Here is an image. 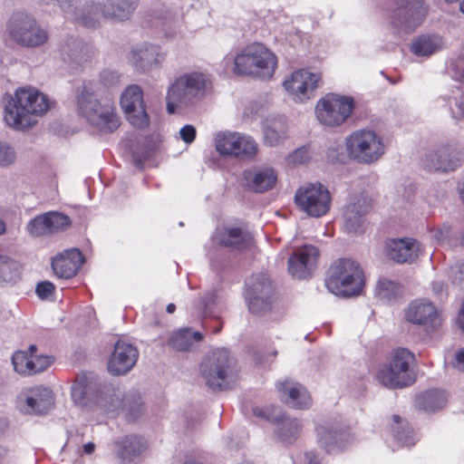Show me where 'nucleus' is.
I'll return each mask as SVG.
<instances>
[{"label":"nucleus","mask_w":464,"mask_h":464,"mask_svg":"<svg viewBox=\"0 0 464 464\" xmlns=\"http://www.w3.org/2000/svg\"><path fill=\"white\" fill-rule=\"evenodd\" d=\"M50 108L47 97L35 88H20L5 107L4 120L16 130L33 125V115H43Z\"/></svg>","instance_id":"f257e3e1"},{"label":"nucleus","mask_w":464,"mask_h":464,"mask_svg":"<svg viewBox=\"0 0 464 464\" xmlns=\"http://www.w3.org/2000/svg\"><path fill=\"white\" fill-rule=\"evenodd\" d=\"M325 286L338 296L352 297L361 294L364 286V274L360 264L351 258L334 260L329 266Z\"/></svg>","instance_id":"f03ea898"},{"label":"nucleus","mask_w":464,"mask_h":464,"mask_svg":"<svg viewBox=\"0 0 464 464\" xmlns=\"http://www.w3.org/2000/svg\"><path fill=\"white\" fill-rule=\"evenodd\" d=\"M415 362V355L410 350L401 347L393 349L379 366L375 378L389 389L410 386L416 381V374L411 368Z\"/></svg>","instance_id":"7ed1b4c3"},{"label":"nucleus","mask_w":464,"mask_h":464,"mask_svg":"<svg viewBox=\"0 0 464 464\" xmlns=\"http://www.w3.org/2000/svg\"><path fill=\"white\" fill-rule=\"evenodd\" d=\"M277 67V57L263 44L246 45L234 58L233 72L237 75L270 79Z\"/></svg>","instance_id":"20e7f679"},{"label":"nucleus","mask_w":464,"mask_h":464,"mask_svg":"<svg viewBox=\"0 0 464 464\" xmlns=\"http://www.w3.org/2000/svg\"><path fill=\"white\" fill-rule=\"evenodd\" d=\"M206 384L213 391L232 389L238 375L236 361L225 349H217L200 364Z\"/></svg>","instance_id":"39448f33"},{"label":"nucleus","mask_w":464,"mask_h":464,"mask_svg":"<svg viewBox=\"0 0 464 464\" xmlns=\"http://www.w3.org/2000/svg\"><path fill=\"white\" fill-rule=\"evenodd\" d=\"M77 106L79 113L100 132H113L121 124L113 105L101 104L91 86L83 85L77 99Z\"/></svg>","instance_id":"423d86ee"},{"label":"nucleus","mask_w":464,"mask_h":464,"mask_svg":"<svg viewBox=\"0 0 464 464\" xmlns=\"http://www.w3.org/2000/svg\"><path fill=\"white\" fill-rule=\"evenodd\" d=\"M211 86V82L202 72L186 73L177 79L169 88L167 95V111L174 113L177 107L186 105L194 99L201 98Z\"/></svg>","instance_id":"0eeeda50"},{"label":"nucleus","mask_w":464,"mask_h":464,"mask_svg":"<svg viewBox=\"0 0 464 464\" xmlns=\"http://www.w3.org/2000/svg\"><path fill=\"white\" fill-rule=\"evenodd\" d=\"M349 157L361 163H372L384 153V144L380 136L371 130H358L345 140Z\"/></svg>","instance_id":"6e6552de"},{"label":"nucleus","mask_w":464,"mask_h":464,"mask_svg":"<svg viewBox=\"0 0 464 464\" xmlns=\"http://www.w3.org/2000/svg\"><path fill=\"white\" fill-rule=\"evenodd\" d=\"M136 6L137 0H106L102 5L101 4L86 5L82 16L76 19L81 20L84 26H94L102 18L122 22L130 19Z\"/></svg>","instance_id":"1a4fd4ad"},{"label":"nucleus","mask_w":464,"mask_h":464,"mask_svg":"<svg viewBox=\"0 0 464 464\" xmlns=\"http://www.w3.org/2000/svg\"><path fill=\"white\" fill-rule=\"evenodd\" d=\"M331 202L330 191L321 183H306L295 194L296 207L313 218H321L327 214Z\"/></svg>","instance_id":"9d476101"},{"label":"nucleus","mask_w":464,"mask_h":464,"mask_svg":"<svg viewBox=\"0 0 464 464\" xmlns=\"http://www.w3.org/2000/svg\"><path fill=\"white\" fill-rule=\"evenodd\" d=\"M353 110L354 102L352 98L329 93L318 101L315 113L322 124L335 127L345 122Z\"/></svg>","instance_id":"9b49d317"},{"label":"nucleus","mask_w":464,"mask_h":464,"mask_svg":"<svg viewBox=\"0 0 464 464\" xmlns=\"http://www.w3.org/2000/svg\"><path fill=\"white\" fill-rule=\"evenodd\" d=\"M215 147L220 155L243 160H252L258 152V146L255 140L238 132L218 133L215 138Z\"/></svg>","instance_id":"f8f14e48"},{"label":"nucleus","mask_w":464,"mask_h":464,"mask_svg":"<svg viewBox=\"0 0 464 464\" xmlns=\"http://www.w3.org/2000/svg\"><path fill=\"white\" fill-rule=\"evenodd\" d=\"M394 5L387 18L394 27L416 28L427 15L428 7L424 0H391Z\"/></svg>","instance_id":"ddd939ff"},{"label":"nucleus","mask_w":464,"mask_h":464,"mask_svg":"<svg viewBox=\"0 0 464 464\" xmlns=\"http://www.w3.org/2000/svg\"><path fill=\"white\" fill-rule=\"evenodd\" d=\"M246 286V299L252 314H261L271 309L273 287L266 273L253 275Z\"/></svg>","instance_id":"4468645a"},{"label":"nucleus","mask_w":464,"mask_h":464,"mask_svg":"<svg viewBox=\"0 0 464 464\" xmlns=\"http://www.w3.org/2000/svg\"><path fill=\"white\" fill-rule=\"evenodd\" d=\"M73 402L82 408L92 409L103 405V389L92 374L78 375L72 386Z\"/></svg>","instance_id":"2eb2a0df"},{"label":"nucleus","mask_w":464,"mask_h":464,"mask_svg":"<svg viewBox=\"0 0 464 464\" xmlns=\"http://www.w3.org/2000/svg\"><path fill=\"white\" fill-rule=\"evenodd\" d=\"M121 105L130 123L139 129L150 125V118L143 102V92L138 85L129 86L122 93Z\"/></svg>","instance_id":"dca6fc26"},{"label":"nucleus","mask_w":464,"mask_h":464,"mask_svg":"<svg viewBox=\"0 0 464 464\" xmlns=\"http://www.w3.org/2000/svg\"><path fill=\"white\" fill-rule=\"evenodd\" d=\"M320 256L319 249L312 245L297 248L288 259V272L297 279L311 276Z\"/></svg>","instance_id":"f3484780"},{"label":"nucleus","mask_w":464,"mask_h":464,"mask_svg":"<svg viewBox=\"0 0 464 464\" xmlns=\"http://www.w3.org/2000/svg\"><path fill=\"white\" fill-rule=\"evenodd\" d=\"M320 81L321 75L319 73L298 70L284 82V87L295 99L303 102L310 98L312 92L318 87Z\"/></svg>","instance_id":"a211bd4d"},{"label":"nucleus","mask_w":464,"mask_h":464,"mask_svg":"<svg viewBox=\"0 0 464 464\" xmlns=\"http://www.w3.org/2000/svg\"><path fill=\"white\" fill-rule=\"evenodd\" d=\"M463 151L456 147L446 144L437 148L427 156L426 169L444 172L455 170L460 166Z\"/></svg>","instance_id":"6ab92c4d"},{"label":"nucleus","mask_w":464,"mask_h":464,"mask_svg":"<svg viewBox=\"0 0 464 464\" xmlns=\"http://www.w3.org/2000/svg\"><path fill=\"white\" fill-rule=\"evenodd\" d=\"M385 255L396 263H412L421 254L420 244L413 238L388 239L385 243Z\"/></svg>","instance_id":"aec40b11"},{"label":"nucleus","mask_w":464,"mask_h":464,"mask_svg":"<svg viewBox=\"0 0 464 464\" xmlns=\"http://www.w3.org/2000/svg\"><path fill=\"white\" fill-rule=\"evenodd\" d=\"M85 259L78 248H70L55 255L51 261L54 274L63 279H70L77 275Z\"/></svg>","instance_id":"412c9836"},{"label":"nucleus","mask_w":464,"mask_h":464,"mask_svg":"<svg viewBox=\"0 0 464 464\" xmlns=\"http://www.w3.org/2000/svg\"><path fill=\"white\" fill-rule=\"evenodd\" d=\"M138 350L133 345L118 341L108 362V371L113 375L128 372L136 363Z\"/></svg>","instance_id":"4be33fe9"},{"label":"nucleus","mask_w":464,"mask_h":464,"mask_svg":"<svg viewBox=\"0 0 464 464\" xmlns=\"http://www.w3.org/2000/svg\"><path fill=\"white\" fill-rule=\"evenodd\" d=\"M281 399L297 410H306L312 405V398L306 388L288 379L278 382L276 385Z\"/></svg>","instance_id":"5701e85b"},{"label":"nucleus","mask_w":464,"mask_h":464,"mask_svg":"<svg viewBox=\"0 0 464 464\" xmlns=\"http://www.w3.org/2000/svg\"><path fill=\"white\" fill-rule=\"evenodd\" d=\"M254 414L278 424L279 427L276 430L277 435L285 442H293L300 434L301 425L299 421L295 419L286 418L281 413V411H279V413L275 414L270 412V409L263 410L256 408L254 409Z\"/></svg>","instance_id":"b1692460"},{"label":"nucleus","mask_w":464,"mask_h":464,"mask_svg":"<svg viewBox=\"0 0 464 464\" xmlns=\"http://www.w3.org/2000/svg\"><path fill=\"white\" fill-rule=\"evenodd\" d=\"M372 199L364 196L353 198L344 211V228L348 233H356L364 222V216L372 209Z\"/></svg>","instance_id":"393cba45"},{"label":"nucleus","mask_w":464,"mask_h":464,"mask_svg":"<svg viewBox=\"0 0 464 464\" xmlns=\"http://www.w3.org/2000/svg\"><path fill=\"white\" fill-rule=\"evenodd\" d=\"M437 316L435 306L431 302L425 300L412 302L405 312V318L408 322L424 326H433Z\"/></svg>","instance_id":"a878e982"},{"label":"nucleus","mask_w":464,"mask_h":464,"mask_svg":"<svg viewBox=\"0 0 464 464\" xmlns=\"http://www.w3.org/2000/svg\"><path fill=\"white\" fill-rule=\"evenodd\" d=\"M131 56L137 69L149 71L160 64L164 58V53L159 45L145 44L140 48L132 50Z\"/></svg>","instance_id":"bb28decb"},{"label":"nucleus","mask_w":464,"mask_h":464,"mask_svg":"<svg viewBox=\"0 0 464 464\" xmlns=\"http://www.w3.org/2000/svg\"><path fill=\"white\" fill-rule=\"evenodd\" d=\"M444 44L441 36L436 34H423L411 42L410 50L416 56L429 57L442 50Z\"/></svg>","instance_id":"cd10ccee"},{"label":"nucleus","mask_w":464,"mask_h":464,"mask_svg":"<svg viewBox=\"0 0 464 464\" xmlns=\"http://www.w3.org/2000/svg\"><path fill=\"white\" fill-rule=\"evenodd\" d=\"M220 246L243 250L250 247L253 244V237L240 227H226L218 234Z\"/></svg>","instance_id":"c85d7f7f"},{"label":"nucleus","mask_w":464,"mask_h":464,"mask_svg":"<svg viewBox=\"0 0 464 464\" xmlns=\"http://www.w3.org/2000/svg\"><path fill=\"white\" fill-rule=\"evenodd\" d=\"M247 186L256 192H265L275 187L277 176L273 169L256 171L247 170L244 173Z\"/></svg>","instance_id":"c756f323"},{"label":"nucleus","mask_w":464,"mask_h":464,"mask_svg":"<svg viewBox=\"0 0 464 464\" xmlns=\"http://www.w3.org/2000/svg\"><path fill=\"white\" fill-rule=\"evenodd\" d=\"M288 126L284 117L266 118L263 122L265 142L270 146L278 145L287 138Z\"/></svg>","instance_id":"7c9ffc66"},{"label":"nucleus","mask_w":464,"mask_h":464,"mask_svg":"<svg viewBox=\"0 0 464 464\" xmlns=\"http://www.w3.org/2000/svg\"><path fill=\"white\" fill-rule=\"evenodd\" d=\"M147 447V441L143 438L129 435L119 442L118 456L123 461H131L134 458L140 456Z\"/></svg>","instance_id":"2f4dec72"},{"label":"nucleus","mask_w":464,"mask_h":464,"mask_svg":"<svg viewBox=\"0 0 464 464\" xmlns=\"http://www.w3.org/2000/svg\"><path fill=\"white\" fill-rule=\"evenodd\" d=\"M415 401L419 409L431 412L442 409L446 405L447 397L443 391L430 389L418 394Z\"/></svg>","instance_id":"473e14b6"},{"label":"nucleus","mask_w":464,"mask_h":464,"mask_svg":"<svg viewBox=\"0 0 464 464\" xmlns=\"http://www.w3.org/2000/svg\"><path fill=\"white\" fill-rule=\"evenodd\" d=\"M203 335L199 332H192L189 328L175 332L169 340V345L177 351H189L195 342H200Z\"/></svg>","instance_id":"72a5a7b5"},{"label":"nucleus","mask_w":464,"mask_h":464,"mask_svg":"<svg viewBox=\"0 0 464 464\" xmlns=\"http://www.w3.org/2000/svg\"><path fill=\"white\" fill-rule=\"evenodd\" d=\"M20 264L8 256L0 253V285L13 284L20 279Z\"/></svg>","instance_id":"f704fd0d"},{"label":"nucleus","mask_w":464,"mask_h":464,"mask_svg":"<svg viewBox=\"0 0 464 464\" xmlns=\"http://www.w3.org/2000/svg\"><path fill=\"white\" fill-rule=\"evenodd\" d=\"M10 38L25 47H35L47 41V31H10Z\"/></svg>","instance_id":"c9c22d12"},{"label":"nucleus","mask_w":464,"mask_h":464,"mask_svg":"<svg viewBox=\"0 0 464 464\" xmlns=\"http://www.w3.org/2000/svg\"><path fill=\"white\" fill-rule=\"evenodd\" d=\"M28 411L34 414H44L53 406V397L52 391L44 388L41 393L35 397H28L26 399Z\"/></svg>","instance_id":"e433bc0d"},{"label":"nucleus","mask_w":464,"mask_h":464,"mask_svg":"<svg viewBox=\"0 0 464 464\" xmlns=\"http://www.w3.org/2000/svg\"><path fill=\"white\" fill-rule=\"evenodd\" d=\"M318 436V444L327 454L332 453L338 447V442L342 439V431L333 430L325 426L316 428Z\"/></svg>","instance_id":"4c0bfd02"},{"label":"nucleus","mask_w":464,"mask_h":464,"mask_svg":"<svg viewBox=\"0 0 464 464\" xmlns=\"http://www.w3.org/2000/svg\"><path fill=\"white\" fill-rule=\"evenodd\" d=\"M46 217L49 235L64 231L72 225L70 217L58 211L47 212Z\"/></svg>","instance_id":"58836bf2"},{"label":"nucleus","mask_w":464,"mask_h":464,"mask_svg":"<svg viewBox=\"0 0 464 464\" xmlns=\"http://www.w3.org/2000/svg\"><path fill=\"white\" fill-rule=\"evenodd\" d=\"M36 26L35 19L22 11L13 13L7 22V29H34Z\"/></svg>","instance_id":"ea45409f"},{"label":"nucleus","mask_w":464,"mask_h":464,"mask_svg":"<svg viewBox=\"0 0 464 464\" xmlns=\"http://www.w3.org/2000/svg\"><path fill=\"white\" fill-rule=\"evenodd\" d=\"M124 410L129 421L135 420L143 411V402L140 394H130L124 398Z\"/></svg>","instance_id":"a19ab883"},{"label":"nucleus","mask_w":464,"mask_h":464,"mask_svg":"<svg viewBox=\"0 0 464 464\" xmlns=\"http://www.w3.org/2000/svg\"><path fill=\"white\" fill-rule=\"evenodd\" d=\"M12 362L15 372L24 375H31L33 361L29 350L26 352H15L12 357Z\"/></svg>","instance_id":"79ce46f5"},{"label":"nucleus","mask_w":464,"mask_h":464,"mask_svg":"<svg viewBox=\"0 0 464 464\" xmlns=\"http://www.w3.org/2000/svg\"><path fill=\"white\" fill-rule=\"evenodd\" d=\"M37 346L34 344L29 346L33 361L31 375L45 371L53 362L52 356L37 354Z\"/></svg>","instance_id":"37998d69"},{"label":"nucleus","mask_w":464,"mask_h":464,"mask_svg":"<svg viewBox=\"0 0 464 464\" xmlns=\"http://www.w3.org/2000/svg\"><path fill=\"white\" fill-rule=\"evenodd\" d=\"M46 213L38 215L27 224V231L33 237L49 235Z\"/></svg>","instance_id":"c03bdc74"},{"label":"nucleus","mask_w":464,"mask_h":464,"mask_svg":"<svg viewBox=\"0 0 464 464\" xmlns=\"http://www.w3.org/2000/svg\"><path fill=\"white\" fill-rule=\"evenodd\" d=\"M309 160H310L309 149L305 146L295 150L287 158L288 162L293 165L304 164V163L307 162Z\"/></svg>","instance_id":"a18cd8bd"},{"label":"nucleus","mask_w":464,"mask_h":464,"mask_svg":"<svg viewBox=\"0 0 464 464\" xmlns=\"http://www.w3.org/2000/svg\"><path fill=\"white\" fill-rule=\"evenodd\" d=\"M55 292V285L50 281H42L36 285L35 293L42 300L48 299Z\"/></svg>","instance_id":"49530a36"},{"label":"nucleus","mask_w":464,"mask_h":464,"mask_svg":"<svg viewBox=\"0 0 464 464\" xmlns=\"http://www.w3.org/2000/svg\"><path fill=\"white\" fill-rule=\"evenodd\" d=\"M14 151L7 144L0 142V165L6 166L14 162Z\"/></svg>","instance_id":"de8ad7c7"},{"label":"nucleus","mask_w":464,"mask_h":464,"mask_svg":"<svg viewBox=\"0 0 464 464\" xmlns=\"http://www.w3.org/2000/svg\"><path fill=\"white\" fill-rule=\"evenodd\" d=\"M179 134L184 142L190 144L195 140L197 131L194 126L188 124L180 129Z\"/></svg>","instance_id":"09e8293b"},{"label":"nucleus","mask_w":464,"mask_h":464,"mask_svg":"<svg viewBox=\"0 0 464 464\" xmlns=\"http://www.w3.org/2000/svg\"><path fill=\"white\" fill-rule=\"evenodd\" d=\"M120 77L111 71H104L101 74V81L105 86H111L119 82Z\"/></svg>","instance_id":"8fccbe9b"},{"label":"nucleus","mask_w":464,"mask_h":464,"mask_svg":"<svg viewBox=\"0 0 464 464\" xmlns=\"http://www.w3.org/2000/svg\"><path fill=\"white\" fill-rule=\"evenodd\" d=\"M60 7L66 13L74 11V4L76 0H56Z\"/></svg>","instance_id":"3c124183"},{"label":"nucleus","mask_w":464,"mask_h":464,"mask_svg":"<svg viewBox=\"0 0 464 464\" xmlns=\"http://www.w3.org/2000/svg\"><path fill=\"white\" fill-rule=\"evenodd\" d=\"M307 464H322L321 459L314 451H307L304 454Z\"/></svg>","instance_id":"603ef678"},{"label":"nucleus","mask_w":464,"mask_h":464,"mask_svg":"<svg viewBox=\"0 0 464 464\" xmlns=\"http://www.w3.org/2000/svg\"><path fill=\"white\" fill-rule=\"evenodd\" d=\"M454 366L459 371H464V349L456 354Z\"/></svg>","instance_id":"864d4df0"},{"label":"nucleus","mask_w":464,"mask_h":464,"mask_svg":"<svg viewBox=\"0 0 464 464\" xmlns=\"http://www.w3.org/2000/svg\"><path fill=\"white\" fill-rule=\"evenodd\" d=\"M95 445L92 442H88L83 445V451L86 454H92L94 451Z\"/></svg>","instance_id":"5fc2aeb1"},{"label":"nucleus","mask_w":464,"mask_h":464,"mask_svg":"<svg viewBox=\"0 0 464 464\" xmlns=\"http://www.w3.org/2000/svg\"><path fill=\"white\" fill-rule=\"evenodd\" d=\"M176 310V305L174 304H169L166 307V311L169 313V314H172L174 313Z\"/></svg>","instance_id":"6e6d98bb"},{"label":"nucleus","mask_w":464,"mask_h":464,"mask_svg":"<svg viewBox=\"0 0 464 464\" xmlns=\"http://www.w3.org/2000/svg\"><path fill=\"white\" fill-rule=\"evenodd\" d=\"M183 464H205V463L202 461H199L198 459H190L186 460Z\"/></svg>","instance_id":"4d7b16f0"},{"label":"nucleus","mask_w":464,"mask_h":464,"mask_svg":"<svg viewBox=\"0 0 464 464\" xmlns=\"http://www.w3.org/2000/svg\"><path fill=\"white\" fill-rule=\"evenodd\" d=\"M6 449L3 448V447H0V462L4 459V458L5 457L6 455Z\"/></svg>","instance_id":"13d9d810"},{"label":"nucleus","mask_w":464,"mask_h":464,"mask_svg":"<svg viewBox=\"0 0 464 464\" xmlns=\"http://www.w3.org/2000/svg\"><path fill=\"white\" fill-rule=\"evenodd\" d=\"M392 432H393V436L397 440H401V432L399 430H397L395 428H392Z\"/></svg>","instance_id":"bf43d9fd"},{"label":"nucleus","mask_w":464,"mask_h":464,"mask_svg":"<svg viewBox=\"0 0 464 464\" xmlns=\"http://www.w3.org/2000/svg\"><path fill=\"white\" fill-rule=\"evenodd\" d=\"M392 420L395 424H399L401 420V417L399 415H393Z\"/></svg>","instance_id":"052dcab7"},{"label":"nucleus","mask_w":464,"mask_h":464,"mask_svg":"<svg viewBox=\"0 0 464 464\" xmlns=\"http://www.w3.org/2000/svg\"><path fill=\"white\" fill-rule=\"evenodd\" d=\"M5 231V223L0 219V235L3 234Z\"/></svg>","instance_id":"680f3d73"},{"label":"nucleus","mask_w":464,"mask_h":464,"mask_svg":"<svg viewBox=\"0 0 464 464\" xmlns=\"http://www.w3.org/2000/svg\"><path fill=\"white\" fill-rule=\"evenodd\" d=\"M459 9H460L461 13L464 14V0H462L459 3Z\"/></svg>","instance_id":"e2e57ef3"},{"label":"nucleus","mask_w":464,"mask_h":464,"mask_svg":"<svg viewBox=\"0 0 464 464\" xmlns=\"http://www.w3.org/2000/svg\"><path fill=\"white\" fill-rule=\"evenodd\" d=\"M462 0H446L448 3H460Z\"/></svg>","instance_id":"0e129e2a"},{"label":"nucleus","mask_w":464,"mask_h":464,"mask_svg":"<svg viewBox=\"0 0 464 464\" xmlns=\"http://www.w3.org/2000/svg\"><path fill=\"white\" fill-rule=\"evenodd\" d=\"M460 196L462 200L464 201V188L460 189Z\"/></svg>","instance_id":"69168bd1"},{"label":"nucleus","mask_w":464,"mask_h":464,"mask_svg":"<svg viewBox=\"0 0 464 464\" xmlns=\"http://www.w3.org/2000/svg\"><path fill=\"white\" fill-rule=\"evenodd\" d=\"M220 330H221V326L217 327V329L214 331V333H216V334H217V333H219V332H220Z\"/></svg>","instance_id":"338daca9"},{"label":"nucleus","mask_w":464,"mask_h":464,"mask_svg":"<svg viewBox=\"0 0 464 464\" xmlns=\"http://www.w3.org/2000/svg\"><path fill=\"white\" fill-rule=\"evenodd\" d=\"M276 355H277V352H276V351H275V352H274V356H276Z\"/></svg>","instance_id":"774afa93"}]
</instances>
